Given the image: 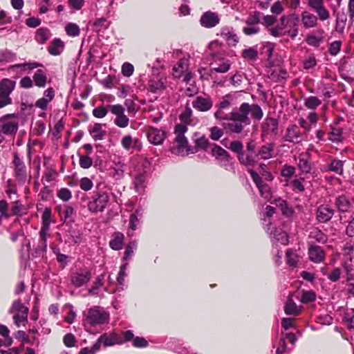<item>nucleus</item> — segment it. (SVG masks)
I'll use <instances>...</instances> for the list:
<instances>
[{
  "instance_id": "nucleus-1",
  "label": "nucleus",
  "mask_w": 354,
  "mask_h": 354,
  "mask_svg": "<svg viewBox=\"0 0 354 354\" xmlns=\"http://www.w3.org/2000/svg\"><path fill=\"white\" fill-rule=\"evenodd\" d=\"M249 115L254 119L260 120L263 117V111L259 105L244 102L239 109L232 110L231 112L232 121L225 125L230 131L239 133L243 131L244 126L250 124Z\"/></svg>"
},
{
  "instance_id": "nucleus-2",
  "label": "nucleus",
  "mask_w": 354,
  "mask_h": 354,
  "mask_svg": "<svg viewBox=\"0 0 354 354\" xmlns=\"http://www.w3.org/2000/svg\"><path fill=\"white\" fill-rule=\"evenodd\" d=\"M187 131V127L184 124H178L175 127L176 153L182 156L189 153L197 152V148L206 149L208 147V140L205 137H201L196 140V147L191 148L188 146L187 139L185 136V133Z\"/></svg>"
},
{
  "instance_id": "nucleus-3",
  "label": "nucleus",
  "mask_w": 354,
  "mask_h": 354,
  "mask_svg": "<svg viewBox=\"0 0 354 354\" xmlns=\"http://www.w3.org/2000/svg\"><path fill=\"white\" fill-rule=\"evenodd\" d=\"M109 314L99 306H94L87 311L85 315L84 323L91 326L102 325L107 323Z\"/></svg>"
},
{
  "instance_id": "nucleus-4",
  "label": "nucleus",
  "mask_w": 354,
  "mask_h": 354,
  "mask_svg": "<svg viewBox=\"0 0 354 354\" xmlns=\"http://www.w3.org/2000/svg\"><path fill=\"white\" fill-rule=\"evenodd\" d=\"M299 18L296 14L283 15L280 18V23L274 27L269 29V32L274 37H279L286 35V28L290 26H296L299 23Z\"/></svg>"
},
{
  "instance_id": "nucleus-5",
  "label": "nucleus",
  "mask_w": 354,
  "mask_h": 354,
  "mask_svg": "<svg viewBox=\"0 0 354 354\" xmlns=\"http://www.w3.org/2000/svg\"><path fill=\"white\" fill-rule=\"evenodd\" d=\"M109 202V194L104 191L95 192L88 203V209L91 213L102 212Z\"/></svg>"
},
{
  "instance_id": "nucleus-6",
  "label": "nucleus",
  "mask_w": 354,
  "mask_h": 354,
  "mask_svg": "<svg viewBox=\"0 0 354 354\" xmlns=\"http://www.w3.org/2000/svg\"><path fill=\"white\" fill-rule=\"evenodd\" d=\"M42 224L39 232V240L37 250L45 252L47 248V237L49 236V230L51 218V209L46 207L42 214Z\"/></svg>"
},
{
  "instance_id": "nucleus-7",
  "label": "nucleus",
  "mask_w": 354,
  "mask_h": 354,
  "mask_svg": "<svg viewBox=\"0 0 354 354\" xmlns=\"http://www.w3.org/2000/svg\"><path fill=\"white\" fill-rule=\"evenodd\" d=\"M15 82L10 79H3L0 82V109L10 104V93L15 87Z\"/></svg>"
},
{
  "instance_id": "nucleus-8",
  "label": "nucleus",
  "mask_w": 354,
  "mask_h": 354,
  "mask_svg": "<svg viewBox=\"0 0 354 354\" xmlns=\"http://www.w3.org/2000/svg\"><path fill=\"white\" fill-rule=\"evenodd\" d=\"M71 284L76 288H80L87 284L91 279V273L87 269H80L70 274Z\"/></svg>"
},
{
  "instance_id": "nucleus-9",
  "label": "nucleus",
  "mask_w": 354,
  "mask_h": 354,
  "mask_svg": "<svg viewBox=\"0 0 354 354\" xmlns=\"http://www.w3.org/2000/svg\"><path fill=\"white\" fill-rule=\"evenodd\" d=\"M109 108V111L115 116L113 122L117 127L125 128L129 125V119L124 114V108L121 104L110 105Z\"/></svg>"
},
{
  "instance_id": "nucleus-10",
  "label": "nucleus",
  "mask_w": 354,
  "mask_h": 354,
  "mask_svg": "<svg viewBox=\"0 0 354 354\" xmlns=\"http://www.w3.org/2000/svg\"><path fill=\"white\" fill-rule=\"evenodd\" d=\"M308 5L316 12L320 21H326L330 18V12L325 7L324 0H308Z\"/></svg>"
},
{
  "instance_id": "nucleus-11",
  "label": "nucleus",
  "mask_w": 354,
  "mask_h": 354,
  "mask_svg": "<svg viewBox=\"0 0 354 354\" xmlns=\"http://www.w3.org/2000/svg\"><path fill=\"white\" fill-rule=\"evenodd\" d=\"M308 254L310 261L315 263H322L326 257L325 251L322 247L310 243L308 244Z\"/></svg>"
},
{
  "instance_id": "nucleus-12",
  "label": "nucleus",
  "mask_w": 354,
  "mask_h": 354,
  "mask_svg": "<svg viewBox=\"0 0 354 354\" xmlns=\"http://www.w3.org/2000/svg\"><path fill=\"white\" fill-rule=\"evenodd\" d=\"M217 35H220L221 37H223L226 41L227 44L230 46H236L239 41V39L235 33L234 28L231 26H223L220 29L219 32L217 33Z\"/></svg>"
},
{
  "instance_id": "nucleus-13",
  "label": "nucleus",
  "mask_w": 354,
  "mask_h": 354,
  "mask_svg": "<svg viewBox=\"0 0 354 354\" xmlns=\"http://www.w3.org/2000/svg\"><path fill=\"white\" fill-rule=\"evenodd\" d=\"M249 173L258 187L262 197L269 200L271 198V191L269 186L263 183L259 175L252 169L249 170Z\"/></svg>"
},
{
  "instance_id": "nucleus-14",
  "label": "nucleus",
  "mask_w": 354,
  "mask_h": 354,
  "mask_svg": "<svg viewBox=\"0 0 354 354\" xmlns=\"http://www.w3.org/2000/svg\"><path fill=\"white\" fill-rule=\"evenodd\" d=\"M220 22V17L216 12L212 11L205 12L201 17L200 24L206 28L216 26Z\"/></svg>"
},
{
  "instance_id": "nucleus-15",
  "label": "nucleus",
  "mask_w": 354,
  "mask_h": 354,
  "mask_svg": "<svg viewBox=\"0 0 354 354\" xmlns=\"http://www.w3.org/2000/svg\"><path fill=\"white\" fill-rule=\"evenodd\" d=\"M192 104L196 110L201 112H206L212 108L213 101L208 95L197 96L192 101Z\"/></svg>"
},
{
  "instance_id": "nucleus-16",
  "label": "nucleus",
  "mask_w": 354,
  "mask_h": 354,
  "mask_svg": "<svg viewBox=\"0 0 354 354\" xmlns=\"http://www.w3.org/2000/svg\"><path fill=\"white\" fill-rule=\"evenodd\" d=\"M96 343H98L100 346V344L104 346H111L115 344H122L124 343V340L118 333L113 332L109 334H102Z\"/></svg>"
},
{
  "instance_id": "nucleus-17",
  "label": "nucleus",
  "mask_w": 354,
  "mask_h": 354,
  "mask_svg": "<svg viewBox=\"0 0 354 354\" xmlns=\"http://www.w3.org/2000/svg\"><path fill=\"white\" fill-rule=\"evenodd\" d=\"M165 88V78L160 75H153L148 82V91L157 93L163 91Z\"/></svg>"
},
{
  "instance_id": "nucleus-18",
  "label": "nucleus",
  "mask_w": 354,
  "mask_h": 354,
  "mask_svg": "<svg viewBox=\"0 0 354 354\" xmlns=\"http://www.w3.org/2000/svg\"><path fill=\"white\" fill-rule=\"evenodd\" d=\"M267 232L269 233L272 241L279 242L282 245H287L288 243V236L287 232L285 230L277 229L271 227V225L267 228Z\"/></svg>"
},
{
  "instance_id": "nucleus-19",
  "label": "nucleus",
  "mask_w": 354,
  "mask_h": 354,
  "mask_svg": "<svg viewBox=\"0 0 354 354\" xmlns=\"http://www.w3.org/2000/svg\"><path fill=\"white\" fill-rule=\"evenodd\" d=\"M274 145L272 143H266L259 147L255 153V157L259 160H268L273 157Z\"/></svg>"
},
{
  "instance_id": "nucleus-20",
  "label": "nucleus",
  "mask_w": 354,
  "mask_h": 354,
  "mask_svg": "<svg viewBox=\"0 0 354 354\" xmlns=\"http://www.w3.org/2000/svg\"><path fill=\"white\" fill-rule=\"evenodd\" d=\"M278 122L272 118H267L262 124V136H275L277 133Z\"/></svg>"
},
{
  "instance_id": "nucleus-21",
  "label": "nucleus",
  "mask_w": 354,
  "mask_h": 354,
  "mask_svg": "<svg viewBox=\"0 0 354 354\" xmlns=\"http://www.w3.org/2000/svg\"><path fill=\"white\" fill-rule=\"evenodd\" d=\"M13 163L15 167V171L17 179L21 183H24L27 178L26 165L17 154L15 155Z\"/></svg>"
},
{
  "instance_id": "nucleus-22",
  "label": "nucleus",
  "mask_w": 354,
  "mask_h": 354,
  "mask_svg": "<svg viewBox=\"0 0 354 354\" xmlns=\"http://www.w3.org/2000/svg\"><path fill=\"white\" fill-rule=\"evenodd\" d=\"M9 116L8 115L1 118L0 122L2 123L1 130L4 134L13 135L16 133L18 129V123L15 121L8 120V117Z\"/></svg>"
},
{
  "instance_id": "nucleus-23",
  "label": "nucleus",
  "mask_w": 354,
  "mask_h": 354,
  "mask_svg": "<svg viewBox=\"0 0 354 354\" xmlns=\"http://www.w3.org/2000/svg\"><path fill=\"white\" fill-rule=\"evenodd\" d=\"M212 72H216L224 73L227 72L231 66V62L230 60L224 58L214 59V61L211 64Z\"/></svg>"
},
{
  "instance_id": "nucleus-24",
  "label": "nucleus",
  "mask_w": 354,
  "mask_h": 354,
  "mask_svg": "<svg viewBox=\"0 0 354 354\" xmlns=\"http://www.w3.org/2000/svg\"><path fill=\"white\" fill-rule=\"evenodd\" d=\"M121 145L125 150H130L131 149L135 150H140L142 145L138 139L133 138L130 135H127L121 139Z\"/></svg>"
},
{
  "instance_id": "nucleus-25",
  "label": "nucleus",
  "mask_w": 354,
  "mask_h": 354,
  "mask_svg": "<svg viewBox=\"0 0 354 354\" xmlns=\"http://www.w3.org/2000/svg\"><path fill=\"white\" fill-rule=\"evenodd\" d=\"M318 18L316 15L308 11H304L301 14V21L305 28H315L318 24Z\"/></svg>"
},
{
  "instance_id": "nucleus-26",
  "label": "nucleus",
  "mask_w": 354,
  "mask_h": 354,
  "mask_svg": "<svg viewBox=\"0 0 354 354\" xmlns=\"http://www.w3.org/2000/svg\"><path fill=\"white\" fill-rule=\"evenodd\" d=\"M295 160H298L297 166L299 169L305 174H308L311 170L310 160V153L308 151L301 153Z\"/></svg>"
},
{
  "instance_id": "nucleus-27",
  "label": "nucleus",
  "mask_w": 354,
  "mask_h": 354,
  "mask_svg": "<svg viewBox=\"0 0 354 354\" xmlns=\"http://www.w3.org/2000/svg\"><path fill=\"white\" fill-rule=\"evenodd\" d=\"M147 184V176L146 172H140L135 175L133 185L136 191L142 193L145 191Z\"/></svg>"
},
{
  "instance_id": "nucleus-28",
  "label": "nucleus",
  "mask_w": 354,
  "mask_h": 354,
  "mask_svg": "<svg viewBox=\"0 0 354 354\" xmlns=\"http://www.w3.org/2000/svg\"><path fill=\"white\" fill-rule=\"evenodd\" d=\"M333 214V209L328 205H321L317 209V219L320 223L328 221Z\"/></svg>"
},
{
  "instance_id": "nucleus-29",
  "label": "nucleus",
  "mask_w": 354,
  "mask_h": 354,
  "mask_svg": "<svg viewBox=\"0 0 354 354\" xmlns=\"http://www.w3.org/2000/svg\"><path fill=\"white\" fill-rule=\"evenodd\" d=\"M42 66V64L39 62H24L21 64H16L10 66L8 68V71L10 72H15L17 68H19L21 71L24 73H29L30 71L37 68L38 67Z\"/></svg>"
},
{
  "instance_id": "nucleus-30",
  "label": "nucleus",
  "mask_w": 354,
  "mask_h": 354,
  "mask_svg": "<svg viewBox=\"0 0 354 354\" xmlns=\"http://www.w3.org/2000/svg\"><path fill=\"white\" fill-rule=\"evenodd\" d=\"M165 137V131L157 129H153L147 133L149 141L154 145H162Z\"/></svg>"
},
{
  "instance_id": "nucleus-31",
  "label": "nucleus",
  "mask_w": 354,
  "mask_h": 354,
  "mask_svg": "<svg viewBox=\"0 0 354 354\" xmlns=\"http://www.w3.org/2000/svg\"><path fill=\"white\" fill-rule=\"evenodd\" d=\"M127 165L124 161L118 160L113 162V165L111 167V172L112 176L116 180H120L124 177V174L126 170Z\"/></svg>"
},
{
  "instance_id": "nucleus-32",
  "label": "nucleus",
  "mask_w": 354,
  "mask_h": 354,
  "mask_svg": "<svg viewBox=\"0 0 354 354\" xmlns=\"http://www.w3.org/2000/svg\"><path fill=\"white\" fill-rule=\"evenodd\" d=\"M336 205L342 212H349L353 208L354 199L349 200L345 196H341L337 198Z\"/></svg>"
},
{
  "instance_id": "nucleus-33",
  "label": "nucleus",
  "mask_w": 354,
  "mask_h": 354,
  "mask_svg": "<svg viewBox=\"0 0 354 354\" xmlns=\"http://www.w3.org/2000/svg\"><path fill=\"white\" fill-rule=\"evenodd\" d=\"M189 59L183 57L180 59L174 67V75L176 78L183 77L184 73L188 71Z\"/></svg>"
},
{
  "instance_id": "nucleus-34",
  "label": "nucleus",
  "mask_w": 354,
  "mask_h": 354,
  "mask_svg": "<svg viewBox=\"0 0 354 354\" xmlns=\"http://www.w3.org/2000/svg\"><path fill=\"white\" fill-rule=\"evenodd\" d=\"M34 84L39 88H44L47 83L46 71L44 69H38L32 76Z\"/></svg>"
},
{
  "instance_id": "nucleus-35",
  "label": "nucleus",
  "mask_w": 354,
  "mask_h": 354,
  "mask_svg": "<svg viewBox=\"0 0 354 354\" xmlns=\"http://www.w3.org/2000/svg\"><path fill=\"white\" fill-rule=\"evenodd\" d=\"M300 138V131L295 124L289 126L286 130L285 140L290 142H298Z\"/></svg>"
},
{
  "instance_id": "nucleus-36",
  "label": "nucleus",
  "mask_w": 354,
  "mask_h": 354,
  "mask_svg": "<svg viewBox=\"0 0 354 354\" xmlns=\"http://www.w3.org/2000/svg\"><path fill=\"white\" fill-rule=\"evenodd\" d=\"M124 236L122 233L114 232L109 241V246L113 250H120L122 248Z\"/></svg>"
},
{
  "instance_id": "nucleus-37",
  "label": "nucleus",
  "mask_w": 354,
  "mask_h": 354,
  "mask_svg": "<svg viewBox=\"0 0 354 354\" xmlns=\"http://www.w3.org/2000/svg\"><path fill=\"white\" fill-rule=\"evenodd\" d=\"M284 312L288 315L297 316L301 313V307L297 306L291 298H289L285 304Z\"/></svg>"
},
{
  "instance_id": "nucleus-38",
  "label": "nucleus",
  "mask_w": 354,
  "mask_h": 354,
  "mask_svg": "<svg viewBox=\"0 0 354 354\" xmlns=\"http://www.w3.org/2000/svg\"><path fill=\"white\" fill-rule=\"evenodd\" d=\"M143 214V209L139 207L136 209L135 212L133 213L130 216V228L134 231L137 229L138 225L140 223V219L142 218Z\"/></svg>"
},
{
  "instance_id": "nucleus-39",
  "label": "nucleus",
  "mask_w": 354,
  "mask_h": 354,
  "mask_svg": "<svg viewBox=\"0 0 354 354\" xmlns=\"http://www.w3.org/2000/svg\"><path fill=\"white\" fill-rule=\"evenodd\" d=\"M343 322L348 330L354 331V308L347 309L345 311Z\"/></svg>"
},
{
  "instance_id": "nucleus-40",
  "label": "nucleus",
  "mask_w": 354,
  "mask_h": 354,
  "mask_svg": "<svg viewBox=\"0 0 354 354\" xmlns=\"http://www.w3.org/2000/svg\"><path fill=\"white\" fill-rule=\"evenodd\" d=\"M286 256L287 264L292 268H296L300 259L297 252L292 250H288L286 252Z\"/></svg>"
},
{
  "instance_id": "nucleus-41",
  "label": "nucleus",
  "mask_w": 354,
  "mask_h": 354,
  "mask_svg": "<svg viewBox=\"0 0 354 354\" xmlns=\"http://www.w3.org/2000/svg\"><path fill=\"white\" fill-rule=\"evenodd\" d=\"M214 118L218 120L219 122H222V125L227 129H228L225 125L229 122H232V117H231V113L230 115L225 113L224 109H217L216 111L214 113Z\"/></svg>"
},
{
  "instance_id": "nucleus-42",
  "label": "nucleus",
  "mask_w": 354,
  "mask_h": 354,
  "mask_svg": "<svg viewBox=\"0 0 354 354\" xmlns=\"http://www.w3.org/2000/svg\"><path fill=\"white\" fill-rule=\"evenodd\" d=\"M88 131L95 140H102L106 134V132L102 130V125L100 123L94 124Z\"/></svg>"
},
{
  "instance_id": "nucleus-43",
  "label": "nucleus",
  "mask_w": 354,
  "mask_h": 354,
  "mask_svg": "<svg viewBox=\"0 0 354 354\" xmlns=\"http://www.w3.org/2000/svg\"><path fill=\"white\" fill-rule=\"evenodd\" d=\"M9 313H15L17 312V314L20 315H28V308L26 307L20 300H16L12 303V306L8 310Z\"/></svg>"
},
{
  "instance_id": "nucleus-44",
  "label": "nucleus",
  "mask_w": 354,
  "mask_h": 354,
  "mask_svg": "<svg viewBox=\"0 0 354 354\" xmlns=\"http://www.w3.org/2000/svg\"><path fill=\"white\" fill-rule=\"evenodd\" d=\"M64 49V43L59 39H55L50 46L48 48V52L53 55H59Z\"/></svg>"
},
{
  "instance_id": "nucleus-45",
  "label": "nucleus",
  "mask_w": 354,
  "mask_h": 354,
  "mask_svg": "<svg viewBox=\"0 0 354 354\" xmlns=\"http://www.w3.org/2000/svg\"><path fill=\"white\" fill-rule=\"evenodd\" d=\"M309 236L321 243H325L328 240L327 235L318 228H313L310 231Z\"/></svg>"
},
{
  "instance_id": "nucleus-46",
  "label": "nucleus",
  "mask_w": 354,
  "mask_h": 354,
  "mask_svg": "<svg viewBox=\"0 0 354 354\" xmlns=\"http://www.w3.org/2000/svg\"><path fill=\"white\" fill-rule=\"evenodd\" d=\"M76 212L74 208L70 205H65L63 209L64 222L73 223L75 221Z\"/></svg>"
},
{
  "instance_id": "nucleus-47",
  "label": "nucleus",
  "mask_w": 354,
  "mask_h": 354,
  "mask_svg": "<svg viewBox=\"0 0 354 354\" xmlns=\"http://www.w3.org/2000/svg\"><path fill=\"white\" fill-rule=\"evenodd\" d=\"M277 207H278L281 211L282 214L286 216H290L293 210L291 207H290L286 201H283L281 198L276 199L274 201Z\"/></svg>"
},
{
  "instance_id": "nucleus-48",
  "label": "nucleus",
  "mask_w": 354,
  "mask_h": 354,
  "mask_svg": "<svg viewBox=\"0 0 354 354\" xmlns=\"http://www.w3.org/2000/svg\"><path fill=\"white\" fill-rule=\"evenodd\" d=\"M304 106L308 109L314 110L322 104V100L316 96H309L304 99Z\"/></svg>"
},
{
  "instance_id": "nucleus-49",
  "label": "nucleus",
  "mask_w": 354,
  "mask_h": 354,
  "mask_svg": "<svg viewBox=\"0 0 354 354\" xmlns=\"http://www.w3.org/2000/svg\"><path fill=\"white\" fill-rule=\"evenodd\" d=\"M17 57L16 53L8 49H0V63H6L15 60Z\"/></svg>"
},
{
  "instance_id": "nucleus-50",
  "label": "nucleus",
  "mask_w": 354,
  "mask_h": 354,
  "mask_svg": "<svg viewBox=\"0 0 354 354\" xmlns=\"http://www.w3.org/2000/svg\"><path fill=\"white\" fill-rule=\"evenodd\" d=\"M50 37L49 30L46 28H39L37 30L35 39L39 44H44Z\"/></svg>"
},
{
  "instance_id": "nucleus-51",
  "label": "nucleus",
  "mask_w": 354,
  "mask_h": 354,
  "mask_svg": "<svg viewBox=\"0 0 354 354\" xmlns=\"http://www.w3.org/2000/svg\"><path fill=\"white\" fill-rule=\"evenodd\" d=\"M344 162V161L340 160H333L328 165V170L342 175L343 174Z\"/></svg>"
},
{
  "instance_id": "nucleus-52",
  "label": "nucleus",
  "mask_w": 354,
  "mask_h": 354,
  "mask_svg": "<svg viewBox=\"0 0 354 354\" xmlns=\"http://www.w3.org/2000/svg\"><path fill=\"white\" fill-rule=\"evenodd\" d=\"M219 165L224 167L226 170L234 172V167L231 162L230 154L227 153L226 156L218 160Z\"/></svg>"
},
{
  "instance_id": "nucleus-53",
  "label": "nucleus",
  "mask_w": 354,
  "mask_h": 354,
  "mask_svg": "<svg viewBox=\"0 0 354 354\" xmlns=\"http://www.w3.org/2000/svg\"><path fill=\"white\" fill-rule=\"evenodd\" d=\"M234 97L233 95L230 93L227 94L221 98V100L217 107L221 109H227L231 106L232 102H234Z\"/></svg>"
},
{
  "instance_id": "nucleus-54",
  "label": "nucleus",
  "mask_w": 354,
  "mask_h": 354,
  "mask_svg": "<svg viewBox=\"0 0 354 354\" xmlns=\"http://www.w3.org/2000/svg\"><path fill=\"white\" fill-rule=\"evenodd\" d=\"M238 158L240 162L247 167H252L257 163L255 157L252 155H245L243 153V154L239 156Z\"/></svg>"
},
{
  "instance_id": "nucleus-55",
  "label": "nucleus",
  "mask_w": 354,
  "mask_h": 354,
  "mask_svg": "<svg viewBox=\"0 0 354 354\" xmlns=\"http://www.w3.org/2000/svg\"><path fill=\"white\" fill-rule=\"evenodd\" d=\"M137 248V243L136 241H131L130 242L125 248L123 260L127 261L129 260L134 254V250Z\"/></svg>"
},
{
  "instance_id": "nucleus-56",
  "label": "nucleus",
  "mask_w": 354,
  "mask_h": 354,
  "mask_svg": "<svg viewBox=\"0 0 354 354\" xmlns=\"http://www.w3.org/2000/svg\"><path fill=\"white\" fill-rule=\"evenodd\" d=\"M66 34L70 37H77L80 34L79 26L74 23H69L65 27Z\"/></svg>"
},
{
  "instance_id": "nucleus-57",
  "label": "nucleus",
  "mask_w": 354,
  "mask_h": 354,
  "mask_svg": "<svg viewBox=\"0 0 354 354\" xmlns=\"http://www.w3.org/2000/svg\"><path fill=\"white\" fill-rule=\"evenodd\" d=\"M242 57L246 59L256 60L258 57V52L255 48L250 47L243 50Z\"/></svg>"
},
{
  "instance_id": "nucleus-58",
  "label": "nucleus",
  "mask_w": 354,
  "mask_h": 354,
  "mask_svg": "<svg viewBox=\"0 0 354 354\" xmlns=\"http://www.w3.org/2000/svg\"><path fill=\"white\" fill-rule=\"evenodd\" d=\"M109 106L110 105L106 106H100L95 108L92 111L93 115L97 118H103L106 115L108 111H109Z\"/></svg>"
},
{
  "instance_id": "nucleus-59",
  "label": "nucleus",
  "mask_w": 354,
  "mask_h": 354,
  "mask_svg": "<svg viewBox=\"0 0 354 354\" xmlns=\"http://www.w3.org/2000/svg\"><path fill=\"white\" fill-rule=\"evenodd\" d=\"M104 279V274H100L96 278V280L94 282L93 285L88 290V293L90 295H96L97 294V290L100 287H102L103 286Z\"/></svg>"
},
{
  "instance_id": "nucleus-60",
  "label": "nucleus",
  "mask_w": 354,
  "mask_h": 354,
  "mask_svg": "<svg viewBox=\"0 0 354 354\" xmlns=\"http://www.w3.org/2000/svg\"><path fill=\"white\" fill-rule=\"evenodd\" d=\"M68 241L73 243H80L81 242V233L78 230H71L68 233Z\"/></svg>"
},
{
  "instance_id": "nucleus-61",
  "label": "nucleus",
  "mask_w": 354,
  "mask_h": 354,
  "mask_svg": "<svg viewBox=\"0 0 354 354\" xmlns=\"http://www.w3.org/2000/svg\"><path fill=\"white\" fill-rule=\"evenodd\" d=\"M346 21V16L344 13L338 14L336 19V30L339 32H343Z\"/></svg>"
},
{
  "instance_id": "nucleus-62",
  "label": "nucleus",
  "mask_w": 354,
  "mask_h": 354,
  "mask_svg": "<svg viewBox=\"0 0 354 354\" xmlns=\"http://www.w3.org/2000/svg\"><path fill=\"white\" fill-rule=\"evenodd\" d=\"M229 149L238 154V157L243 153V145L240 141H233L230 143Z\"/></svg>"
},
{
  "instance_id": "nucleus-63",
  "label": "nucleus",
  "mask_w": 354,
  "mask_h": 354,
  "mask_svg": "<svg viewBox=\"0 0 354 354\" xmlns=\"http://www.w3.org/2000/svg\"><path fill=\"white\" fill-rule=\"evenodd\" d=\"M262 13L259 11H255L247 19L246 24H254L257 26L258 24L261 23Z\"/></svg>"
},
{
  "instance_id": "nucleus-64",
  "label": "nucleus",
  "mask_w": 354,
  "mask_h": 354,
  "mask_svg": "<svg viewBox=\"0 0 354 354\" xmlns=\"http://www.w3.org/2000/svg\"><path fill=\"white\" fill-rule=\"evenodd\" d=\"M79 186L82 190L88 192L92 189L93 184L90 178L84 177L80 179Z\"/></svg>"
}]
</instances>
